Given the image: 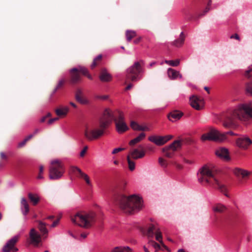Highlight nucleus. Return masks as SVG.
I'll return each instance as SVG.
<instances>
[{
    "label": "nucleus",
    "mask_w": 252,
    "mask_h": 252,
    "mask_svg": "<svg viewBox=\"0 0 252 252\" xmlns=\"http://www.w3.org/2000/svg\"><path fill=\"white\" fill-rule=\"evenodd\" d=\"M70 73V81L72 84H76L80 82L81 80V76L79 73L80 66L77 68H73L69 70Z\"/></svg>",
    "instance_id": "2eb2a0df"
},
{
    "label": "nucleus",
    "mask_w": 252,
    "mask_h": 252,
    "mask_svg": "<svg viewBox=\"0 0 252 252\" xmlns=\"http://www.w3.org/2000/svg\"><path fill=\"white\" fill-rule=\"evenodd\" d=\"M148 245L150 246L153 247L154 248L155 247H158V244L153 240H150L148 242Z\"/></svg>",
    "instance_id": "de8ad7c7"
},
{
    "label": "nucleus",
    "mask_w": 252,
    "mask_h": 252,
    "mask_svg": "<svg viewBox=\"0 0 252 252\" xmlns=\"http://www.w3.org/2000/svg\"><path fill=\"white\" fill-rule=\"evenodd\" d=\"M33 136H34V134H31L29 135V136H28L25 139H26V140L27 141H28L31 139H32L33 137Z\"/></svg>",
    "instance_id": "bf43d9fd"
},
{
    "label": "nucleus",
    "mask_w": 252,
    "mask_h": 252,
    "mask_svg": "<svg viewBox=\"0 0 252 252\" xmlns=\"http://www.w3.org/2000/svg\"><path fill=\"white\" fill-rule=\"evenodd\" d=\"M44 170V166L42 165H40L39 167V172L40 174H42Z\"/></svg>",
    "instance_id": "680f3d73"
},
{
    "label": "nucleus",
    "mask_w": 252,
    "mask_h": 252,
    "mask_svg": "<svg viewBox=\"0 0 252 252\" xmlns=\"http://www.w3.org/2000/svg\"><path fill=\"white\" fill-rule=\"evenodd\" d=\"M69 107L67 106H60L55 109L56 115L60 118L65 117L69 112Z\"/></svg>",
    "instance_id": "5701e85b"
},
{
    "label": "nucleus",
    "mask_w": 252,
    "mask_h": 252,
    "mask_svg": "<svg viewBox=\"0 0 252 252\" xmlns=\"http://www.w3.org/2000/svg\"><path fill=\"white\" fill-rule=\"evenodd\" d=\"M37 222L38 223V228L44 237V235H47L48 232V230L46 227V224L41 221H37Z\"/></svg>",
    "instance_id": "c85d7f7f"
},
{
    "label": "nucleus",
    "mask_w": 252,
    "mask_h": 252,
    "mask_svg": "<svg viewBox=\"0 0 252 252\" xmlns=\"http://www.w3.org/2000/svg\"><path fill=\"white\" fill-rule=\"evenodd\" d=\"M214 212L217 213H222L226 210V207L221 204H217L213 207Z\"/></svg>",
    "instance_id": "72a5a7b5"
},
{
    "label": "nucleus",
    "mask_w": 252,
    "mask_h": 252,
    "mask_svg": "<svg viewBox=\"0 0 252 252\" xmlns=\"http://www.w3.org/2000/svg\"><path fill=\"white\" fill-rule=\"evenodd\" d=\"M124 150V149L122 148H116L113 150L112 153V154H116L118 153V152L122 151Z\"/></svg>",
    "instance_id": "603ef678"
},
{
    "label": "nucleus",
    "mask_w": 252,
    "mask_h": 252,
    "mask_svg": "<svg viewBox=\"0 0 252 252\" xmlns=\"http://www.w3.org/2000/svg\"><path fill=\"white\" fill-rule=\"evenodd\" d=\"M145 133L144 132L141 133L137 137L130 141L129 142V145L133 146L135 144L140 142L145 138Z\"/></svg>",
    "instance_id": "c756f323"
},
{
    "label": "nucleus",
    "mask_w": 252,
    "mask_h": 252,
    "mask_svg": "<svg viewBox=\"0 0 252 252\" xmlns=\"http://www.w3.org/2000/svg\"><path fill=\"white\" fill-rule=\"evenodd\" d=\"M182 142L181 140H175L169 146H166L162 150L165 156L168 158H172L174 152L182 147Z\"/></svg>",
    "instance_id": "9d476101"
},
{
    "label": "nucleus",
    "mask_w": 252,
    "mask_h": 252,
    "mask_svg": "<svg viewBox=\"0 0 252 252\" xmlns=\"http://www.w3.org/2000/svg\"><path fill=\"white\" fill-rule=\"evenodd\" d=\"M190 105L194 109L199 110L201 109L203 105V101L196 95H192L190 97Z\"/></svg>",
    "instance_id": "dca6fc26"
},
{
    "label": "nucleus",
    "mask_w": 252,
    "mask_h": 252,
    "mask_svg": "<svg viewBox=\"0 0 252 252\" xmlns=\"http://www.w3.org/2000/svg\"><path fill=\"white\" fill-rule=\"evenodd\" d=\"M233 173L239 180L247 179L251 175V172L242 168L236 167L233 170Z\"/></svg>",
    "instance_id": "4468645a"
},
{
    "label": "nucleus",
    "mask_w": 252,
    "mask_h": 252,
    "mask_svg": "<svg viewBox=\"0 0 252 252\" xmlns=\"http://www.w3.org/2000/svg\"><path fill=\"white\" fill-rule=\"evenodd\" d=\"M31 243L35 246H37L41 242V235L34 228H32L29 233Z\"/></svg>",
    "instance_id": "f3484780"
},
{
    "label": "nucleus",
    "mask_w": 252,
    "mask_h": 252,
    "mask_svg": "<svg viewBox=\"0 0 252 252\" xmlns=\"http://www.w3.org/2000/svg\"><path fill=\"white\" fill-rule=\"evenodd\" d=\"M175 165L176 168L178 169H182L183 168V166L181 164L176 163Z\"/></svg>",
    "instance_id": "052dcab7"
},
{
    "label": "nucleus",
    "mask_w": 252,
    "mask_h": 252,
    "mask_svg": "<svg viewBox=\"0 0 252 252\" xmlns=\"http://www.w3.org/2000/svg\"><path fill=\"white\" fill-rule=\"evenodd\" d=\"M39 132V129H35V130L34 131L33 133L32 134H34V136L37 133H38V132Z\"/></svg>",
    "instance_id": "338daca9"
},
{
    "label": "nucleus",
    "mask_w": 252,
    "mask_h": 252,
    "mask_svg": "<svg viewBox=\"0 0 252 252\" xmlns=\"http://www.w3.org/2000/svg\"><path fill=\"white\" fill-rule=\"evenodd\" d=\"M197 176L198 180L200 183L210 185L215 187L216 186L220 192L226 196L228 197L226 186L219 182L214 173L209 166L205 165L200 168L198 172Z\"/></svg>",
    "instance_id": "20e7f679"
},
{
    "label": "nucleus",
    "mask_w": 252,
    "mask_h": 252,
    "mask_svg": "<svg viewBox=\"0 0 252 252\" xmlns=\"http://www.w3.org/2000/svg\"><path fill=\"white\" fill-rule=\"evenodd\" d=\"M116 118L114 122L116 128L119 133H122L129 129V127L125 122V116L124 113L120 110L115 112Z\"/></svg>",
    "instance_id": "1a4fd4ad"
},
{
    "label": "nucleus",
    "mask_w": 252,
    "mask_h": 252,
    "mask_svg": "<svg viewBox=\"0 0 252 252\" xmlns=\"http://www.w3.org/2000/svg\"><path fill=\"white\" fill-rule=\"evenodd\" d=\"M143 249H144L145 252H149L148 248L145 246H143Z\"/></svg>",
    "instance_id": "774afa93"
},
{
    "label": "nucleus",
    "mask_w": 252,
    "mask_h": 252,
    "mask_svg": "<svg viewBox=\"0 0 252 252\" xmlns=\"http://www.w3.org/2000/svg\"><path fill=\"white\" fill-rule=\"evenodd\" d=\"M158 233L161 234L159 228L157 225L151 224L148 228L145 234L148 238H153L154 235H156V237Z\"/></svg>",
    "instance_id": "aec40b11"
},
{
    "label": "nucleus",
    "mask_w": 252,
    "mask_h": 252,
    "mask_svg": "<svg viewBox=\"0 0 252 252\" xmlns=\"http://www.w3.org/2000/svg\"><path fill=\"white\" fill-rule=\"evenodd\" d=\"M114 203L125 213L131 214L142 207V199L135 195L126 196L118 194L114 198Z\"/></svg>",
    "instance_id": "7ed1b4c3"
},
{
    "label": "nucleus",
    "mask_w": 252,
    "mask_h": 252,
    "mask_svg": "<svg viewBox=\"0 0 252 252\" xmlns=\"http://www.w3.org/2000/svg\"><path fill=\"white\" fill-rule=\"evenodd\" d=\"M112 77L105 69H103L101 71L99 75V79L102 82H109L111 80Z\"/></svg>",
    "instance_id": "a878e982"
},
{
    "label": "nucleus",
    "mask_w": 252,
    "mask_h": 252,
    "mask_svg": "<svg viewBox=\"0 0 252 252\" xmlns=\"http://www.w3.org/2000/svg\"><path fill=\"white\" fill-rule=\"evenodd\" d=\"M21 210L24 215H26L29 212V205L28 201L25 198H22L21 200Z\"/></svg>",
    "instance_id": "cd10ccee"
},
{
    "label": "nucleus",
    "mask_w": 252,
    "mask_h": 252,
    "mask_svg": "<svg viewBox=\"0 0 252 252\" xmlns=\"http://www.w3.org/2000/svg\"><path fill=\"white\" fill-rule=\"evenodd\" d=\"M111 252H132L128 247H117L114 248Z\"/></svg>",
    "instance_id": "2f4dec72"
},
{
    "label": "nucleus",
    "mask_w": 252,
    "mask_h": 252,
    "mask_svg": "<svg viewBox=\"0 0 252 252\" xmlns=\"http://www.w3.org/2000/svg\"><path fill=\"white\" fill-rule=\"evenodd\" d=\"M139 148L140 149V151L137 149H134L129 153L128 155H130V158L134 159H137L138 158H141L145 156V152L143 147L140 145L139 146Z\"/></svg>",
    "instance_id": "6ab92c4d"
},
{
    "label": "nucleus",
    "mask_w": 252,
    "mask_h": 252,
    "mask_svg": "<svg viewBox=\"0 0 252 252\" xmlns=\"http://www.w3.org/2000/svg\"><path fill=\"white\" fill-rule=\"evenodd\" d=\"M65 81L64 79H62L60 80L59 81V83L57 84L56 87L54 89V90L53 91V93H55L58 89L62 88L64 84L65 83Z\"/></svg>",
    "instance_id": "a19ab883"
},
{
    "label": "nucleus",
    "mask_w": 252,
    "mask_h": 252,
    "mask_svg": "<svg viewBox=\"0 0 252 252\" xmlns=\"http://www.w3.org/2000/svg\"><path fill=\"white\" fill-rule=\"evenodd\" d=\"M127 160L129 169L130 171H133L135 169V162L130 159V155H127Z\"/></svg>",
    "instance_id": "e433bc0d"
},
{
    "label": "nucleus",
    "mask_w": 252,
    "mask_h": 252,
    "mask_svg": "<svg viewBox=\"0 0 252 252\" xmlns=\"http://www.w3.org/2000/svg\"><path fill=\"white\" fill-rule=\"evenodd\" d=\"M64 172V166L59 159L51 161L49 167V178L51 180H58L61 178Z\"/></svg>",
    "instance_id": "423d86ee"
},
{
    "label": "nucleus",
    "mask_w": 252,
    "mask_h": 252,
    "mask_svg": "<svg viewBox=\"0 0 252 252\" xmlns=\"http://www.w3.org/2000/svg\"><path fill=\"white\" fill-rule=\"evenodd\" d=\"M95 98L96 99H98L106 100L108 98V95H96L95 96Z\"/></svg>",
    "instance_id": "49530a36"
},
{
    "label": "nucleus",
    "mask_w": 252,
    "mask_h": 252,
    "mask_svg": "<svg viewBox=\"0 0 252 252\" xmlns=\"http://www.w3.org/2000/svg\"><path fill=\"white\" fill-rule=\"evenodd\" d=\"M154 248L156 250V252H157L158 250L160 249L161 247L159 244H158V247H155Z\"/></svg>",
    "instance_id": "0e129e2a"
},
{
    "label": "nucleus",
    "mask_w": 252,
    "mask_h": 252,
    "mask_svg": "<svg viewBox=\"0 0 252 252\" xmlns=\"http://www.w3.org/2000/svg\"><path fill=\"white\" fill-rule=\"evenodd\" d=\"M141 63H143V61L136 62L127 69L126 83L129 81H135L136 80L142 70Z\"/></svg>",
    "instance_id": "6e6552de"
},
{
    "label": "nucleus",
    "mask_w": 252,
    "mask_h": 252,
    "mask_svg": "<svg viewBox=\"0 0 252 252\" xmlns=\"http://www.w3.org/2000/svg\"><path fill=\"white\" fill-rule=\"evenodd\" d=\"M230 38H235L237 40H240V37H239V36L238 35V34L237 33H235L234 34H233L231 36H230Z\"/></svg>",
    "instance_id": "5fc2aeb1"
},
{
    "label": "nucleus",
    "mask_w": 252,
    "mask_h": 252,
    "mask_svg": "<svg viewBox=\"0 0 252 252\" xmlns=\"http://www.w3.org/2000/svg\"><path fill=\"white\" fill-rule=\"evenodd\" d=\"M156 240L158 241L162 246V247L166 250H168V248L163 244L162 240V235L161 234L158 233L156 237Z\"/></svg>",
    "instance_id": "79ce46f5"
},
{
    "label": "nucleus",
    "mask_w": 252,
    "mask_h": 252,
    "mask_svg": "<svg viewBox=\"0 0 252 252\" xmlns=\"http://www.w3.org/2000/svg\"><path fill=\"white\" fill-rule=\"evenodd\" d=\"M158 162H159V164L163 167H165L167 165L166 161L162 158H159Z\"/></svg>",
    "instance_id": "c03bdc74"
},
{
    "label": "nucleus",
    "mask_w": 252,
    "mask_h": 252,
    "mask_svg": "<svg viewBox=\"0 0 252 252\" xmlns=\"http://www.w3.org/2000/svg\"><path fill=\"white\" fill-rule=\"evenodd\" d=\"M211 1L210 0L208 3V6L205 8V9L204 10V12H203V14H201L200 15H199V16H202L203 15H204L206 13H207V12L209 11L210 8L209 7V6L211 4Z\"/></svg>",
    "instance_id": "3c124183"
},
{
    "label": "nucleus",
    "mask_w": 252,
    "mask_h": 252,
    "mask_svg": "<svg viewBox=\"0 0 252 252\" xmlns=\"http://www.w3.org/2000/svg\"><path fill=\"white\" fill-rule=\"evenodd\" d=\"M114 116L109 109L104 110L102 116L98 120V125L96 127L86 125L84 128V133L86 139L89 141L97 139L101 137L113 120Z\"/></svg>",
    "instance_id": "f257e3e1"
},
{
    "label": "nucleus",
    "mask_w": 252,
    "mask_h": 252,
    "mask_svg": "<svg viewBox=\"0 0 252 252\" xmlns=\"http://www.w3.org/2000/svg\"><path fill=\"white\" fill-rule=\"evenodd\" d=\"M79 176L81 178H83L85 181L87 185L89 186L91 185V182L88 175L82 172Z\"/></svg>",
    "instance_id": "ea45409f"
},
{
    "label": "nucleus",
    "mask_w": 252,
    "mask_h": 252,
    "mask_svg": "<svg viewBox=\"0 0 252 252\" xmlns=\"http://www.w3.org/2000/svg\"><path fill=\"white\" fill-rule=\"evenodd\" d=\"M250 119H252V101L240 104L228 114L223 121V126L226 128H235L237 126V119L247 121Z\"/></svg>",
    "instance_id": "f03ea898"
},
{
    "label": "nucleus",
    "mask_w": 252,
    "mask_h": 252,
    "mask_svg": "<svg viewBox=\"0 0 252 252\" xmlns=\"http://www.w3.org/2000/svg\"><path fill=\"white\" fill-rule=\"evenodd\" d=\"M167 74L168 77L171 80H175L177 78H182V75L179 72L172 68H169L167 70Z\"/></svg>",
    "instance_id": "b1692460"
},
{
    "label": "nucleus",
    "mask_w": 252,
    "mask_h": 252,
    "mask_svg": "<svg viewBox=\"0 0 252 252\" xmlns=\"http://www.w3.org/2000/svg\"><path fill=\"white\" fill-rule=\"evenodd\" d=\"M133 85L132 84H128L127 87L126 88V90H130L132 87Z\"/></svg>",
    "instance_id": "e2e57ef3"
},
{
    "label": "nucleus",
    "mask_w": 252,
    "mask_h": 252,
    "mask_svg": "<svg viewBox=\"0 0 252 252\" xmlns=\"http://www.w3.org/2000/svg\"><path fill=\"white\" fill-rule=\"evenodd\" d=\"M226 134H229L231 135H234V133L231 131L226 133H222L214 128H211L208 133H205L202 135L201 139L203 141L210 140L220 142L226 139Z\"/></svg>",
    "instance_id": "0eeeda50"
},
{
    "label": "nucleus",
    "mask_w": 252,
    "mask_h": 252,
    "mask_svg": "<svg viewBox=\"0 0 252 252\" xmlns=\"http://www.w3.org/2000/svg\"><path fill=\"white\" fill-rule=\"evenodd\" d=\"M216 155L226 160L230 159L228 150L225 148H220L216 152Z\"/></svg>",
    "instance_id": "4be33fe9"
},
{
    "label": "nucleus",
    "mask_w": 252,
    "mask_h": 252,
    "mask_svg": "<svg viewBox=\"0 0 252 252\" xmlns=\"http://www.w3.org/2000/svg\"><path fill=\"white\" fill-rule=\"evenodd\" d=\"M19 238V236L16 235L10 239L3 247L2 251L3 252H10L12 251V252H16L18 251V249L14 247L15 244L17 242Z\"/></svg>",
    "instance_id": "f8f14e48"
},
{
    "label": "nucleus",
    "mask_w": 252,
    "mask_h": 252,
    "mask_svg": "<svg viewBox=\"0 0 252 252\" xmlns=\"http://www.w3.org/2000/svg\"><path fill=\"white\" fill-rule=\"evenodd\" d=\"M165 63L172 66H178L180 63V60L177 59L175 61H172V60H165Z\"/></svg>",
    "instance_id": "58836bf2"
},
{
    "label": "nucleus",
    "mask_w": 252,
    "mask_h": 252,
    "mask_svg": "<svg viewBox=\"0 0 252 252\" xmlns=\"http://www.w3.org/2000/svg\"><path fill=\"white\" fill-rule=\"evenodd\" d=\"M236 143L238 147L245 150L252 144V140L247 136H242L236 139Z\"/></svg>",
    "instance_id": "ddd939ff"
},
{
    "label": "nucleus",
    "mask_w": 252,
    "mask_h": 252,
    "mask_svg": "<svg viewBox=\"0 0 252 252\" xmlns=\"http://www.w3.org/2000/svg\"><path fill=\"white\" fill-rule=\"evenodd\" d=\"M245 76L250 79V81L246 85V92L252 95V65L246 71Z\"/></svg>",
    "instance_id": "a211bd4d"
},
{
    "label": "nucleus",
    "mask_w": 252,
    "mask_h": 252,
    "mask_svg": "<svg viewBox=\"0 0 252 252\" xmlns=\"http://www.w3.org/2000/svg\"><path fill=\"white\" fill-rule=\"evenodd\" d=\"M183 115V113L179 111H174L168 115V119L172 122L179 120Z\"/></svg>",
    "instance_id": "393cba45"
},
{
    "label": "nucleus",
    "mask_w": 252,
    "mask_h": 252,
    "mask_svg": "<svg viewBox=\"0 0 252 252\" xmlns=\"http://www.w3.org/2000/svg\"><path fill=\"white\" fill-rule=\"evenodd\" d=\"M28 197L33 205L37 204L40 200L37 195L34 194L31 192L28 193Z\"/></svg>",
    "instance_id": "7c9ffc66"
},
{
    "label": "nucleus",
    "mask_w": 252,
    "mask_h": 252,
    "mask_svg": "<svg viewBox=\"0 0 252 252\" xmlns=\"http://www.w3.org/2000/svg\"><path fill=\"white\" fill-rule=\"evenodd\" d=\"M88 150V147L87 146H85L83 149L81 151V152H80V156L81 157H84L87 152V151Z\"/></svg>",
    "instance_id": "09e8293b"
},
{
    "label": "nucleus",
    "mask_w": 252,
    "mask_h": 252,
    "mask_svg": "<svg viewBox=\"0 0 252 252\" xmlns=\"http://www.w3.org/2000/svg\"><path fill=\"white\" fill-rule=\"evenodd\" d=\"M185 39V35L184 34V33L183 32H182L180 34L179 38L174 40L172 43V44L177 47H181L184 43Z\"/></svg>",
    "instance_id": "bb28decb"
},
{
    "label": "nucleus",
    "mask_w": 252,
    "mask_h": 252,
    "mask_svg": "<svg viewBox=\"0 0 252 252\" xmlns=\"http://www.w3.org/2000/svg\"><path fill=\"white\" fill-rule=\"evenodd\" d=\"M136 36V32L134 31L127 30L126 32V40L128 42Z\"/></svg>",
    "instance_id": "473e14b6"
},
{
    "label": "nucleus",
    "mask_w": 252,
    "mask_h": 252,
    "mask_svg": "<svg viewBox=\"0 0 252 252\" xmlns=\"http://www.w3.org/2000/svg\"><path fill=\"white\" fill-rule=\"evenodd\" d=\"M59 220H55L52 224L51 225V227H54L59 223Z\"/></svg>",
    "instance_id": "4d7b16f0"
},
{
    "label": "nucleus",
    "mask_w": 252,
    "mask_h": 252,
    "mask_svg": "<svg viewBox=\"0 0 252 252\" xmlns=\"http://www.w3.org/2000/svg\"><path fill=\"white\" fill-rule=\"evenodd\" d=\"M46 119H47V118H46V117L45 116L43 117L41 119V120H40V122H41V123H43V122H44L45 121V120H46Z\"/></svg>",
    "instance_id": "69168bd1"
},
{
    "label": "nucleus",
    "mask_w": 252,
    "mask_h": 252,
    "mask_svg": "<svg viewBox=\"0 0 252 252\" xmlns=\"http://www.w3.org/2000/svg\"><path fill=\"white\" fill-rule=\"evenodd\" d=\"M172 138V135H166L164 136L152 135L149 136L148 139L150 141L155 143L157 146H162Z\"/></svg>",
    "instance_id": "9b49d317"
},
{
    "label": "nucleus",
    "mask_w": 252,
    "mask_h": 252,
    "mask_svg": "<svg viewBox=\"0 0 252 252\" xmlns=\"http://www.w3.org/2000/svg\"><path fill=\"white\" fill-rule=\"evenodd\" d=\"M95 213L94 212L77 213L71 219V221L78 225L85 228L91 227L95 222Z\"/></svg>",
    "instance_id": "39448f33"
},
{
    "label": "nucleus",
    "mask_w": 252,
    "mask_h": 252,
    "mask_svg": "<svg viewBox=\"0 0 252 252\" xmlns=\"http://www.w3.org/2000/svg\"><path fill=\"white\" fill-rule=\"evenodd\" d=\"M130 126L131 128L134 130L139 131L140 129H142L140 128L141 126L134 121H130Z\"/></svg>",
    "instance_id": "4c0bfd02"
},
{
    "label": "nucleus",
    "mask_w": 252,
    "mask_h": 252,
    "mask_svg": "<svg viewBox=\"0 0 252 252\" xmlns=\"http://www.w3.org/2000/svg\"><path fill=\"white\" fill-rule=\"evenodd\" d=\"M80 71L82 74L86 76L89 79H93L92 76H91V75L88 73V71L85 67L83 66H80Z\"/></svg>",
    "instance_id": "c9c22d12"
},
{
    "label": "nucleus",
    "mask_w": 252,
    "mask_h": 252,
    "mask_svg": "<svg viewBox=\"0 0 252 252\" xmlns=\"http://www.w3.org/2000/svg\"><path fill=\"white\" fill-rule=\"evenodd\" d=\"M140 128L142 129H140L139 131L149 130V128L147 126H141Z\"/></svg>",
    "instance_id": "13d9d810"
},
{
    "label": "nucleus",
    "mask_w": 252,
    "mask_h": 252,
    "mask_svg": "<svg viewBox=\"0 0 252 252\" xmlns=\"http://www.w3.org/2000/svg\"><path fill=\"white\" fill-rule=\"evenodd\" d=\"M0 158L2 160H7L8 159V155L4 152H0Z\"/></svg>",
    "instance_id": "a18cd8bd"
},
{
    "label": "nucleus",
    "mask_w": 252,
    "mask_h": 252,
    "mask_svg": "<svg viewBox=\"0 0 252 252\" xmlns=\"http://www.w3.org/2000/svg\"><path fill=\"white\" fill-rule=\"evenodd\" d=\"M141 39H142V37L139 36V37H138L137 38L135 39L133 41V42H134L135 44H138L139 42H140V41L141 40Z\"/></svg>",
    "instance_id": "6e6d98bb"
},
{
    "label": "nucleus",
    "mask_w": 252,
    "mask_h": 252,
    "mask_svg": "<svg viewBox=\"0 0 252 252\" xmlns=\"http://www.w3.org/2000/svg\"><path fill=\"white\" fill-rule=\"evenodd\" d=\"M59 120V117H56V118H52V119H50V120H49V121H48V124L49 125H51L54 122H56V121H57Z\"/></svg>",
    "instance_id": "8fccbe9b"
},
{
    "label": "nucleus",
    "mask_w": 252,
    "mask_h": 252,
    "mask_svg": "<svg viewBox=\"0 0 252 252\" xmlns=\"http://www.w3.org/2000/svg\"><path fill=\"white\" fill-rule=\"evenodd\" d=\"M70 171L73 173H76L78 172L80 175L81 173L82 172L81 170L77 166H71L70 167Z\"/></svg>",
    "instance_id": "37998d69"
},
{
    "label": "nucleus",
    "mask_w": 252,
    "mask_h": 252,
    "mask_svg": "<svg viewBox=\"0 0 252 252\" xmlns=\"http://www.w3.org/2000/svg\"><path fill=\"white\" fill-rule=\"evenodd\" d=\"M27 142L28 141L26 140V139H25L23 141L20 142L18 144V147L22 148V147H24Z\"/></svg>",
    "instance_id": "864d4df0"
},
{
    "label": "nucleus",
    "mask_w": 252,
    "mask_h": 252,
    "mask_svg": "<svg viewBox=\"0 0 252 252\" xmlns=\"http://www.w3.org/2000/svg\"><path fill=\"white\" fill-rule=\"evenodd\" d=\"M75 98L77 101L83 104H87L89 101L83 96V91L80 89H77L75 93Z\"/></svg>",
    "instance_id": "412c9836"
},
{
    "label": "nucleus",
    "mask_w": 252,
    "mask_h": 252,
    "mask_svg": "<svg viewBox=\"0 0 252 252\" xmlns=\"http://www.w3.org/2000/svg\"><path fill=\"white\" fill-rule=\"evenodd\" d=\"M102 58V56L101 55H99L97 56L93 61V62L91 66L92 69L94 68L95 66H96L98 64H99L100 62L101 61Z\"/></svg>",
    "instance_id": "f704fd0d"
}]
</instances>
